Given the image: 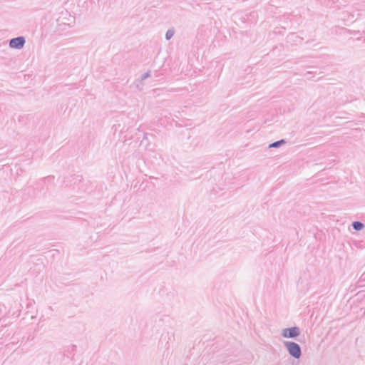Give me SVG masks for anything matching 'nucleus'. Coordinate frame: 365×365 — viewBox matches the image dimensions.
Masks as SVG:
<instances>
[{
  "label": "nucleus",
  "mask_w": 365,
  "mask_h": 365,
  "mask_svg": "<svg viewBox=\"0 0 365 365\" xmlns=\"http://www.w3.org/2000/svg\"><path fill=\"white\" fill-rule=\"evenodd\" d=\"M25 43V39L23 37H18L10 41L9 45L13 48H21Z\"/></svg>",
  "instance_id": "2"
},
{
  "label": "nucleus",
  "mask_w": 365,
  "mask_h": 365,
  "mask_svg": "<svg viewBox=\"0 0 365 365\" xmlns=\"http://www.w3.org/2000/svg\"><path fill=\"white\" fill-rule=\"evenodd\" d=\"M172 36H173V32H171V31L167 32L166 37H167L168 39H170Z\"/></svg>",
  "instance_id": "5"
},
{
  "label": "nucleus",
  "mask_w": 365,
  "mask_h": 365,
  "mask_svg": "<svg viewBox=\"0 0 365 365\" xmlns=\"http://www.w3.org/2000/svg\"><path fill=\"white\" fill-rule=\"evenodd\" d=\"M353 227L355 230H360L364 227V225L362 223H361L359 222H355L353 224Z\"/></svg>",
  "instance_id": "4"
},
{
  "label": "nucleus",
  "mask_w": 365,
  "mask_h": 365,
  "mask_svg": "<svg viewBox=\"0 0 365 365\" xmlns=\"http://www.w3.org/2000/svg\"><path fill=\"white\" fill-rule=\"evenodd\" d=\"M299 334V329L297 327L285 329L283 330V336L286 338H291L298 336Z\"/></svg>",
  "instance_id": "3"
},
{
  "label": "nucleus",
  "mask_w": 365,
  "mask_h": 365,
  "mask_svg": "<svg viewBox=\"0 0 365 365\" xmlns=\"http://www.w3.org/2000/svg\"><path fill=\"white\" fill-rule=\"evenodd\" d=\"M289 353L294 357L298 359L301 355V350L298 344L294 342H287L286 344Z\"/></svg>",
  "instance_id": "1"
},
{
  "label": "nucleus",
  "mask_w": 365,
  "mask_h": 365,
  "mask_svg": "<svg viewBox=\"0 0 365 365\" xmlns=\"http://www.w3.org/2000/svg\"><path fill=\"white\" fill-rule=\"evenodd\" d=\"M283 142V140H281V141H278V142H276V143H274L273 144L271 145V146L272 147H277L278 145H279L280 143H282Z\"/></svg>",
  "instance_id": "6"
}]
</instances>
